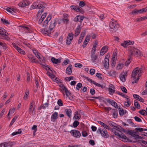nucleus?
Masks as SVG:
<instances>
[{
    "mask_svg": "<svg viewBox=\"0 0 147 147\" xmlns=\"http://www.w3.org/2000/svg\"><path fill=\"white\" fill-rule=\"evenodd\" d=\"M81 117L80 114L78 113V111H76L73 117V118L76 120H78L80 119Z\"/></svg>",
    "mask_w": 147,
    "mask_h": 147,
    "instance_id": "nucleus-18",
    "label": "nucleus"
},
{
    "mask_svg": "<svg viewBox=\"0 0 147 147\" xmlns=\"http://www.w3.org/2000/svg\"><path fill=\"white\" fill-rule=\"evenodd\" d=\"M127 102H125L124 103V105L126 107H127L129 106L130 105V102L129 101V99L127 98Z\"/></svg>",
    "mask_w": 147,
    "mask_h": 147,
    "instance_id": "nucleus-32",
    "label": "nucleus"
},
{
    "mask_svg": "<svg viewBox=\"0 0 147 147\" xmlns=\"http://www.w3.org/2000/svg\"><path fill=\"white\" fill-rule=\"evenodd\" d=\"M65 111L68 117H71V110L70 109H66L65 110Z\"/></svg>",
    "mask_w": 147,
    "mask_h": 147,
    "instance_id": "nucleus-22",
    "label": "nucleus"
},
{
    "mask_svg": "<svg viewBox=\"0 0 147 147\" xmlns=\"http://www.w3.org/2000/svg\"><path fill=\"white\" fill-rule=\"evenodd\" d=\"M62 20L64 23H65L66 24H67L69 22V20L67 18H63Z\"/></svg>",
    "mask_w": 147,
    "mask_h": 147,
    "instance_id": "nucleus-52",
    "label": "nucleus"
},
{
    "mask_svg": "<svg viewBox=\"0 0 147 147\" xmlns=\"http://www.w3.org/2000/svg\"><path fill=\"white\" fill-rule=\"evenodd\" d=\"M108 123L109 124L111 127H116V125H117L116 123L112 121H109Z\"/></svg>",
    "mask_w": 147,
    "mask_h": 147,
    "instance_id": "nucleus-39",
    "label": "nucleus"
},
{
    "mask_svg": "<svg viewBox=\"0 0 147 147\" xmlns=\"http://www.w3.org/2000/svg\"><path fill=\"white\" fill-rule=\"evenodd\" d=\"M81 28L80 26H78L76 29L75 31L74 36L77 37L80 33Z\"/></svg>",
    "mask_w": 147,
    "mask_h": 147,
    "instance_id": "nucleus-15",
    "label": "nucleus"
},
{
    "mask_svg": "<svg viewBox=\"0 0 147 147\" xmlns=\"http://www.w3.org/2000/svg\"><path fill=\"white\" fill-rule=\"evenodd\" d=\"M145 87L146 89L142 92V94L143 95L147 94V80L146 82Z\"/></svg>",
    "mask_w": 147,
    "mask_h": 147,
    "instance_id": "nucleus-43",
    "label": "nucleus"
},
{
    "mask_svg": "<svg viewBox=\"0 0 147 147\" xmlns=\"http://www.w3.org/2000/svg\"><path fill=\"white\" fill-rule=\"evenodd\" d=\"M1 20L2 22L4 24H9V23L8 22L7 20H6L3 18H2L1 19Z\"/></svg>",
    "mask_w": 147,
    "mask_h": 147,
    "instance_id": "nucleus-37",
    "label": "nucleus"
},
{
    "mask_svg": "<svg viewBox=\"0 0 147 147\" xmlns=\"http://www.w3.org/2000/svg\"><path fill=\"white\" fill-rule=\"evenodd\" d=\"M29 58V59L32 62H35V59L34 58L32 57H28Z\"/></svg>",
    "mask_w": 147,
    "mask_h": 147,
    "instance_id": "nucleus-62",
    "label": "nucleus"
},
{
    "mask_svg": "<svg viewBox=\"0 0 147 147\" xmlns=\"http://www.w3.org/2000/svg\"><path fill=\"white\" fill-rule=\"evenodd\" d=\"M29 92L28 91H27L25 92V95L23 97V98L24 99L26 100L28 99V96L29 94Z\"/></svg>",
    "mask_w": 147,
    "mask_h": 147,
    "instance_id": "nucleus-47",
    "label": "nucleus"
},
{
    "mask_svg": "<svg viewBox=\"0 0 147 147\" xmlns=\"http://www.w3.org/2000/svg\"><path fill=\"white\" fill-rule=\"evenodd\" d=\"M109 27L113 30L116 31L119 27V25L116 21L112 20L110 22L109 24Z\"/></svg>",
    "mask_w": 147,
    "mask_h": 147,
    "instance_id": "nucleus-4",
    "label": "nucleus"
},
{
    "mask_svg": "<svg viewBox=\"0 0 147 147\" xmlns=\"http://www.w3.org/2000/svg\"><path fill=\"white\" fill-rule=\"evenodd\" d=\"M73 76H70L69 77H66L65 78V80L67 81H69L71 80H73Z\"/></svg>",
    "mask_w": 147,
    "mask_h": 147,
    "instance_id": "nucleus-48",
    "label": "nucleus"
},
{
    "mask_svg": "<svg viewBox=\"0 0 147 147\" xmlns=\"http://www.w3.org/2000/svg\"><path fill=\"white\" fill-rule=\"evenodd\" d=\"M62 90L64 91L66 95L69 98L71 96V93L67 90L66 87L64 86H63L62 87Z\"/></svg>",
    "mask_w": 147,
    "mask_h": 147,
    "instance_id": "nucleus-10",
    "label": "nucleus"
},
{
    "mask_svg": "<svg viewBox=\"0 0 147 147\" xmlns=\"http://www.w3.org/2000/svg\"><path fill=\"white\" fill-rule=\"evenodd\" d=\"M135 132L131 133V136L136 138L140 139L141 138V137L137 134H138V132H141L143 131H147V129H144L143 128L137 127L135 129Z\"/></svg>",
    "mask_w": 147,
    "mask_h": 147,
    "instance_id": "nucleus-3",
    "label": "nucleus"
},
{
    "mask_svg": "<svg viewBox=\"0 0 147 147\" xmlns=\"http://www.w3.org/2000/svg\"><path fill=\"white\" fill-rule=\"evenodd\" d=\"M119 114L121 116H122L124 114V111L122 108H119Z\"/></svg>",
    "mask_w": 147,
    "mask_h": 147,
    "instance_id": "nucleus-38",
    "label": "nucleus"
},
{
    "mask_svg": "<svg viewBox=\"0 0 147 147\" xmlns=\"http://www.w3.org/2000/svg\"><path fill=\"white\" fill-rule=\"evenodd\" d=\"M0 35L7 36L8 34L5 30L2 28L0 27Z\"/></svg>",
    "mask_w": 147,
    "mask_h": 147,
    "instance_id": "nucleus-16",
    "label": "nucleus"
},
{
    "mask_svg": "<svg viewBox=\"0 0 147 147\" xmlns=\"http://www.w3.org/2000/svg\"><path fill=\"white\" fill-rule=\"evenodd\" d=\"M126 42L127 46L130 45H133L134 43V42L130 40L126 41Z\"/></svg>",
    "mask_w": 147,
    "mask_h": 147,
    "instance_id": "nucleus-54",
    "label": "nucleus"
},
{
    "mask_svg": "<svg viewBox=\"0 0 147 147\" xmlns=\"http://www.w3.org/2000/svg\"><path fill=\"white\" fill-rule=\"evenodd\" d=\"M32 129L34 130L33 134L35 135V133L37 130V125H33Z\"/></svg>",
    "mask_w": 147,
    "mask_h": 147,
    "instance_id": "nucleus-46",
    "label": "nucleus"
},
{
    "mask_svg": "<svg viewBox=\"0 0 147 147\" xmlns=\"http://www.w3.org/2000/svg\"><path fill=\"white\" fill-rule=\"evenodd\" d=\"M58 114L57 112H54L52 115L51 119V121L54 122L58 118Z\"/></svg>",
    "mask_w": 147,
    "mask_h": 147,
    "instance_id": "nucleus-13",
    "label": "nucleus"
},
{
    "mask_svg": "<svg viewBox=\"0 0 147 147\" xmlns=\"http://www.w3.org/2000/svg\"><path fill=\"white\" fill-rule=\"evenodd\" d=\"M133 96L135 98H136L137 100H139L142 102H143L144 100L142 99V98L139 95L136 94H134L133 95Z\"/></svg>",
    "mask_w": 147,
    "mask_h": 147,
    "instance_id": "nucleus-20",
    "label": "nucleus"
},
{
    "mask_svg": "<svg viewBox=\"0 0 147 147\" xmlns=\"http://www.w3.org/2000/svg\"><path fill=\"white\" fill-rule=\"evenodd\" d=\"M76 11L77 12H80L82 13H84V11L82 8L78 7L76 9Z\"/></svg>",
    "mask_w": 147,
    "mask_h": 147,
    "instance_id": "nucleus-45",
    "label": "nucleus"
},
{
    "mask_svg": "<svg viewBox=\"0 0 147 147\" xmlns=\"http://www.w3.org/2000/svg\"><path fill=\"white\" fill-rule=\"evenodd\" d=\"M94 54H91V55L92 61L94 63H95L96 62V61L97 58V56L96 55H95Z\"/></svg>",
    "mask_w": 147,
    "mask_h": 147,
    "instance_id": "nucleus-26",
    "label": "nucleus"
},
{
    "mask_svg": "<svg viewBox=\"0 0 147 147\" xmlns=\"http://www.w3.org/2000/svg\"><path fill=\"white\" fill-rule=\"evenodd\" d=\"M140 68L137 67L135 68L132 71L131 74V78L132 79L133 84L136 83L139 80L140 77L141 75L140 74Z\"/></svg>",
    "mask_w": 147,
    "mask_h": 147,
    "instance_id": "nucleus-1",
    "label": "nucleus"
},
{
    "mask_svg": "<svg viewBox=\"0 0 147 147\" xmlns=\"http://www.w3.org/2000/svg\"><path fill=\"white\" fill-rule=\"evenodd\" d=\"M51 18V15H49L47 18L46 20H45L42 24V26L43 27H46L48 25L49 21Z\"/></svg>",
    "mask_w": 147,
    "mask_h": 147,
    "instance_id": "nucleus-12",
    "label": "nucleus"
},
{
    "mask_svg": "<svg viewBox=\"0 0 147 147\" xmlns=\"http://www.w3.org/2000/svg\"><path fill=\"white\" fill-rule=\"evenodd\" d=\"M125 77L123 76V74H121L120 75V80L122 82H124L125 80Z\"/></svg>",
    "mask_w": 147,
    "mask_h": 147,
    "instance_id": "nucleus-33",
    "label": "nucleus"
},
{
    "mask_svg": "<svg viewBox=\"0 0 147 147\" xmlns=\"http://www.w3.org/2000/svg\"><path fill=\"white\" fill-rule=\"evenodd\" d=\"M135 55L137 57H142V55L141 51L138 49H137L136 50Z\"/></svg>",
    "mask_w": 147,
    "mask_h": 147,
    "instance_id": "nucleus-27",
    "label": "nucleus"
},
{
    "mask_svg": "<svg viewBox=\"0 0 147 147\" xmlns=\"http://www.w3.org/2000/svg\"><path fill=\"white\" fill-rule=\"evenodd\" d=\"M73 36L74 34L73 33L71 32L69 33L67 37V39L68 40H72L73 38Z\"/></svg>",
    "mask_w": 147,
    "mask_h": 147,
    "instance_id": "nucleus-30",
    "label": "nucleus"
},
{
    "mask_svg": "<svg viewBox=\"0 0 147 147\" xmlns=\"http://www.w3.org/2000/svg\"><path fill=\"white\" fill-rule=\"evenodd\" d=\"M113 115L114 118H116L118 116L117 110V109L113 110Z\"/></svg>",
    "mask_w": 147,
    "mask_h": 147,
    "instance_id": "nucleus-24",
    "label": "nucleus"
},
{
    "mask_svg": "<svg viewBox=\"0 0 147 147\" xmlns=\"http://www.w3.org/2000/svg\"><path fill=\"white\" fill-rule=\"evenodd\" d=\"M132 57L131 56H129L128 57V59L126 61L125 63V66H127L131 62V59Z\"/></svg>",
    "mask_w": 147,
    "mask_h": 147,
    "instance_id": "nucleus-29",
    "label": "nucleus"
},
{
    "mask_svg": "<svg viewBox=\"0 0 147 147\" xmlns=\"http://www.w3.org/2000/svg\"><path fill=\"white\" fill-rule=\"evenodd\" d=\"M22 132V131H15L14 132H13V133L11 135L13 136H14L15 135H16L18 134H20Z\"/></svg>",
    "mask_w": 147,
    "mask_h": 147,
    "instance_id": "nucleus-58",
    "label": "nucleus"
},
{
    "mask_svg": "<svg viewBox=\"0 0 147 147\" xmlns=\"http://www.w3.org/2000/svg\"><path fill=\"white\" fill-rule=\"evenodd\" d=\"M50 23V26L48 28L47 27L45 28L44 30H41L43 33L47 34L49 36V34L53 32L52 30L55 26L56 21L55 20L53 21H51Z\"/></svg>",
    "mask_w": 147,
    "mask_h": 147,
    "instance_id": "nucleus-2",
    "label": "nucleus"
},
{
    "mask_svg": "<svg viewBox=\"0 0 147 147\" xmlns=\"http://www.w3.org/2000/svg\"><path fill=\"white\" fill-rule=\"evenodd\" d=\"M17 51L21 54L24 55L25 54V52L21 49L19 47Z\"/></svg>",
    "mask_w": 147,
    "mask_h": 147,
    "instance_id": "nucleus-51",
    "label": "nucleus"
},
{
    "mask_svg": "<svg viewBox=\"0 0 147 147\" xmlns=\"http://www.w3.org/2000/svg\"><path fill=\"white\" fill-rule=\"evenodd\" d=\"M134 105L136 108L138 109H140V105L137 100L134 101Z\"/></svg>",
    "mask_w": 147,
    "mask_h": 147,
    "instance_id": "nucleus-36",
    "label": "nucleus"
},
{
    "mask_svg": "<svg viewBox=\"0 0 147 147\" xmlns=\"http://www.w3.org/2000/svg\"><path fill=\"white\" fill-rule=\"evenodd\" d=\"M121 89L122 91L125 93H127V91L125 88L123 86H121Z\"/></svg>",
    "mask_w": 147,
    "mask_h": 147,
    "instance_id": "nucleus-53",
    "label": "nucleus"
},
{
    "mask_svg": "<svg viewBox=\"0 0 147 147\" xmlns=\"http://www.w3.org/2000/svg\"><path fill=\"white\" fill-rule=\"evenodd\" d=\"M84 18V17L78 15L74 18V20L76 22H82Z\"/></svg>",
    "mask_w": 147,
    "mask_h": 147,
    "instance_id": "nucleus-11",
    "label": "nucleus"
},
{
    "mask_svg": "<svg viewBox=\"0 0 147 147\" xmlns=\"http://www.w3.org/2000/svg\"><path fill=\"white\" fill-rule=\"evenodd\" d=\"M123 67V64L119 63L117 67V69L118 70L121 69Z\"/></svg>",
    "mask_w": 147,
    "mask_h": 147,
    "instance_id": "nucleus-41",
    "label": "nucleus"
},
{
    "mask_svg": "<svg viewBox=\"0 0 147 147\" xmlns=\"http://www.w3.org/2000/svg\"><path fill=\"white\" fill-rule=\"evenodd\" d=\"M96 45H93V48L91 51V54H94L96 50Z\"/></svg>",
    "mask_w": 147,
    "mask_h": 147,
    "instance_id": "nucleus-40",
    "label": "nucleus"
},
{
    "mask_svg": "<svg viewBox=\"0 0 147 147\" xmlns=\"http://www.w3.org/2000/svg\"><path fill=\"white\" fill-rule=\"evenodd\" d=\"M108 74L110 76H115L116 74V71L113 70H111L109 71Z\"/></svg>",
    "mask_w": 147,
    "mask_h": 147,
    "instance_id": "nucleus-31",
    "label": "nucleus"
},
{
    "mask_svg": "<svg viewBox=\"0 0 147 147\" xmlns=\"http://www.w3.org/2000/svg\"><path fill=\"white\" fill-rule=\"evenodd\" d=\"M17 11V10L14 8H11L10 13L12 14H14L15 13H16Z\"/></svg>",
    "mask_w": 147,
    "mask_h": 147,
    "instance_id": "nucleus-56",
    "label": "nucleus"
},
{
    "mask_svg": "<svg viewBox=\"0 0 147 147\" xmlns=\"http://www.w3.org/2000/svg\"><path fill=\"white\" fill-rule=\"evenodd\" d=\"M31 8L33 9L35 8L39 9V3H38V2L34 3L32 5Z\"/></svg>",
    "mask_w": 147,
    "mask_h": 147,
    "instance_id": "nucleus-23",
    "label": "nucleus"
},
{
    "mask_svg": "<svg viewBox=\"0 0 147 147\" xmlns=\"http://www.w3.org/2000/svg\"><path fill=\"white\" fill-rule=\"evenodd\" d=\"M137 49L135 48L134 47H130L129 48V50L130 52V53L131 55H133L135 54V53L136 52V50Z\"/></svg>",
    "mask_w": 147,
    "mask_h": 147,
    "instance_id": "nucleus-21",
    "label": "nucleus"
},
{
    "mask_svg": "<svg viewBox=\"0 0 147 147\" xmlns=\"http://www.w3.org/2000/svg\"><path fill=\"white\" fill-rule=\"evenodd\" d=\"M72 65H69L66 69V74L69 75H70L72 73Z\"/></svg>",
    "mask_w": 147,
    "mask_h": 147,
    "instance_id": "nucleus-14",
    "label": "nucleus"
},
{
    "mask_svg": "<svg viewBox=\"0 0 147 147\" xmlns=\"http://www.w3.org/2000/svg\"><path fill=\"white\" fill-rule=\"evenodd\" d=\"M108 55H106L105 58L103 62V64L105 67L107 69H108L109 67V60L108 58Z\"/></svg>",
    "mask_w": 147,
    "mask_h": 147,
    "instance_id": "nucleus-8",
    "label": "nucleus"
},
{
    "mask_svg": "<svg viewBox=\"0 0 147 147\" xmlns=\"http://www.w3.org/2000/svg\"><path fill=\"white\" fill-rule=\"evenodd\" d=\"M116 127V129H117V130L118 131H119V132H121V131H120V130L121 129H122V127H121L120 126L118 125H116V127Z\"/></svg>",
    "mask_w": 147,
    "mask_h": 147,
    "instance_id": "nucleus-59",
    "label": "nucleus"
},
{
    "mask_svg": "<svg viewBox=\"0 0 147 147\" xmlns=\"http://www.w3.org/2000/svg\"><path fill=\"white\" fill-rule=\"evenodd\" d=\"M97 132L98 134L100 133L101 136L104 138H107L109 137L108 132L105 129H101L100 128H99Z\"/></svg>",
    "mask_w": 147,
    "mask_h": 147,
    "instance_id": "nucleus-5",
    "label": "nucleus"
},
{
    "mask_svg": "<svg viewBox=\"0 0 147 147\" xmlns=\"http://www.w3.org/2000/svg\"><path fill=\"white\" fill-rule=\"evenodd\" d=\"M79 124V122L77 121H74L73 123V125L74 127H77Z\"/></svg>",
    "mask_w": 147,
    "mask_h": 147,
    "instance_id": "nucleus-55",
    "label": "nucleus"
},
{
    "mask_svg": "<svg viewBox=\"0 0 147 147\" xmlns=\"http://www.w3.org/2000/svg\"><path fill=\"white\" fill-rule=\"evenodd\" d=\"M85 5V3L83 1H80L79 3V5L80 8L83 7Z\"/></svg>",
    "mask_w": 147,
    "mask_h": 147,
    "instance_id": "nucleus-50",
    "label": "nucleus"
},
{
    "mask_svg": "<svg viewBox=\"0 0 147 147\" xmlns=\"http://www.w3.org/2000/svg\"><path fill=\"white\" fill-rule=\"evenodd\" d=\"M108 89L109 94L111 95H112L115 93V88L113 85L112 84H110L109 85Z\"/></svg>",
    "mask_w": 147,
    "mask_h": 147,
    "instance_id": "nucleus-6",
    "label": "nucleus"
},
{
    "mask_svg": "<svg viewBox=\"0 0 147 147\" xmlns=\"http://www.w3.org/2000/svg\"><path fill=\"white\" fill-rule=\"evenodd\" d=\"M70 133L73 136L76 138H79L81 136L80 132L76 130H71Z\"/></svg>",
    "mask_w": 147,
    "mask_h": 147,
    "instance_id": "nucleus-7",
    "label": "nucleus"
},
{
    "mask_svg": "<svg viewBox=\"0 0 147 147\" xmlns=\"http://www.w3.org/2000/svg\"><path fill=\"white\" fill-rule=\"evenodd\" d=\"M57 104L60 106H61L63 105L61 99H59L58 100Z\"/></svg>",
    "mask_w": 147,
    "mask_h": 147,
    "instance_id": "nucleus-64",
    "label": "nucleus"
},
{
    "mask_svg": "<svg viewBox=\"0 0 147 147\" xmlns=\"http://www.w3.org/2000/svg\"><path fill=\"white\" fill-rule=\"evenodd\" d=\"M134 118L135 120L137 121L138 122H141L142 121L141 119L140 118L137 116H135L134 117Z\"/></svg>",
    "mask_w": 147,
    "mask_h": 147,
    "instance_id": "nucleus-60",
    "label": "nucleus"
},
{
    "mask_svg": "<svg viewBox=\"0 0 147 147\" xmlns=\"http://www.w3.org/2000/svg\"><path fill=\"white\" fill-rule=\"evenodd\" d=\"M51 60L53 63L57 64L61 62L60 59H56L55 57H52L51 58Z\"/></svg>",
    "mask_w": 147,
    "mask_h": 147,
    "instance_id": "nucleus-19",
    "label": "nucleus"
},
{
    "mask_svg": "<svg viewBox=\"0 0 147 147\" xmlns=\"http://www.w3.org/2000/svg\"><path fill=\"white\" fill-rule=\"evenodd\" d=\"M46 7V4L43 2L39 3V9H40L43 8H45Z\"/></svg>",
    "mask_w": 147,
    "mask_h": 147,
    "instance_id": "nucleus-28",
    "label": "nucleus"
},
{
    "mask_svg": "<svg viewBox=\"0 0 147 147\" xmlns=\"http://www.w3.org/2000/svg\"><path fill=\"white\" fill-rule=\"evenodd\" d=\"M18 117L17 116H15L13 119H12L11 122L10 123L9 125V126L10 127L14 123V122L16 120L17 118Z\"/></svg>",
    "mask_w": 147,
    "mask_h": 147,
    "instance_id": "nucleus-34",
    "label": "nucleus"
},
{
    "mask_svg": "<svg viewBox=\"0 0 147 147\" xmlns=\"http://www.w3.org/2000/svg\"><path fill=\"white\" fill-rule=\"evenodd\" d=\"M112 106H113L115 107L116 108H118V106L117 104L114 100H112V102L111 104Z\"/></svg>",
    "mask_w": 147,
    "mask_h": 147,
    "instance_id": "nucleus-44",
    "label": "nucleus"
},
{
    "mask_svg": "<svg viewBox=\"0 0 147 147\" xmlns=\"http://www.w3.org/2000/svg\"><path fill=\"white\" fill-rule=\"evenodd\" d=\"M139 112L140 114L143 115H145L147 114L146 111L144 110H140Z\"/></svg>",
    "mask_w": 147,
    "mask_h": 147,
    "instance_id": "nucleus-42",
    "label": "nucleus"
},
{
    "mask_svg": "<svg viewBox=\"0 0 147 147\" xmlns=\"http://www.w3.org/2000/svg\"><path fill=\"white\" fill-rule=\"evenodd\" d=\"M93 83L94 84V85H95L96 86H97L98 87H101L102 88H103L105 87L103 86V85H102L97 82H94V81H93Z\"/></svg>",
    "mask_w": 147,
    "mask_h": 147,
    "instance_id": "nucleus-35",
    "label": "nucleus"
},
{
    "mask_svg": "<svg viewBox=\"0 0 147 147\" xmlns=\"http://www.w3.org/2000/svg\"><path fill=\"white\" fill-rule=\"evenodd\" d=\"M0 35L7 36L8 34L5 30L2 28L0 27Z\"/></svg>",
    "mask_w": 147,
    "mask_h": 147,
    "instance_id": "nucleus-17",
    "label": "nucleus"
},
{
    "mask_svg": "<svg viewBox=\"0 0 147 147\" xmlns=\"http://www.w3.org/2000/svg\"><path fill=\"white\" fill-rule=\"evenodd\" d=\"M82 134L83 136L84 137H86L88 135L87 133L85 131H82Z\"/></svg>",
    "mask_w": 147,
    "mask_h": 147,
    "instance_id": "nucleus-57",
    "label": "nucleus"
},
{
    "mask_svg": "<svg viewBox=\"0 0 147 147\" xmlns=\"http://www.w3.org/2000/svg\"><path fill=\"white\" fill-rule=\"evenodd\" d=\"M88 42H89L88 41L86 40H85L83 44L82 45V47H83V48H84L86 47V46L87 45Z\"/></svg>",
    "mask_w": 147,
    "mask_h": 147,
    "instance_id": "nucleus-63",
    "label": "nucleus"
},
{
    "mask_svg": "<svg viewBox=\"0 0 147 147\" xmlns=\"http://www.w3.org/2000/svg\"><path fill=\"white\" fill-rule=\"evenodd\" d=\"M117 130V129H116L115 128H113L111 129L112 131L115 135L119 137V136H120V134L118 133L119 131H118Z\"/></svg>",
    "mask_w": 147,
    "mask_h": 147,
    "instance_id": "nucleus-25",
    "label": "nucleus"
},
{
    "mask_svg": "<svg viewBox=\"0 0 147 147\" xmlns=\"http://www.w3.org/2000/svg\"><path fill=\"white\" fill-rule=\"evenodd\" d=\"M29 5V1L27 0H24L19 3L18 5L21 7H26Z\"/></svg>",
    "mask_w": 147,
    "mask_h": 147,
    "instance_id": "nucleus-9",
    "label": "nucleus"
},
{
    "mask_svg": "<svg viewBox=\"0 0 147 147\" xmlns=\"http://www.w3.org/2000/svg\"><path fill=\"white\" fill-rule=\"evenodd\" d=\"M82 84L81 83H78L76 85V89L77 90H79L82 87Z\"/></svg>",
    "mask_w": 147,
    "mask_h": 147,
    "instance_id": "nucleus-49",
    "label": "nucleus"
},
{
    "mask_svg": "<svg viewBox=\"0 0 147 147\" xmlns=\"http://www.w3.org/2000/svg\"><path fill=\"white\" fill-rule=\"evenodd\" d=\"M52 78V79L53 80L54 82H59V79L58 78H57L55 77V76H54V77H53V78Z\"/></svg>",
    "mask_w": 147,
    "mask_h": 147,
    "instance_id": "nucleus-61",
    "label": "nucleus"
}]
</instances>
